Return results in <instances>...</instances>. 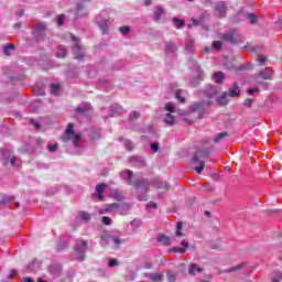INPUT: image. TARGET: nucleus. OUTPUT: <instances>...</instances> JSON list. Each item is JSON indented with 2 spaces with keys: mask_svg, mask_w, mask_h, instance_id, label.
Wrapping results in <instances>:
<instances>
[{
  "mask_svg": "<svg viewBox=\"0 0 282 282\" xmlns=\"http://www.w3.org/2000/svg\"><path fill=\"white\" fill-rule=\"evenodd\" d=\"M112 241H113V243H115L116 246H120V243H122V240H121V239H119L118 237H113V236H112Z\"/></svg>",
  "mask_w": 282,
  "mask_h": 282,
  "instance_id": "69168bd1",
  "label": "nucleus"
},
{
  "mask_svg": "<svg viewBox=\"0 0 282 282\" xmlns=\"http://www.w3.org/2000/svg\"><path fill=\"white\" fill-rule=\"evenodd\" d=\"M200 94L203 98H207V100L196 102L191 107L192 113L198 111L197 120L204 118V111H206V107H210L213 105V98H217V95L219 93L217 91V88H215L214 86H209L205 90H202Z\"/></svg>",
  "mask_w": 282,
  "mask_h": 282,
  "instance_id": "f257e3e1",
  "label": "nucleus"
},
{
  "mask_svg": "<svg viewBox=\"0 0 282 282\" xmlns=\"http://www.w3.org/2000/svg\"><path fill=\"white\" fill-rule=\"evenodd\" d=\"M243 268H246V263L242 262V263H240L236 267H231L229 269H226L224 272L226 274H230V272H239V270H243Z\"/></svg>",
  "mask_w": 282,
  "mask_h": 282,
  "instance_id": "393cba45",
  "label": "nucleus"
},
{
  "mask_svg": "<svg viewBox=\"0 0 282 282\" xmlns=\"http://www.w3.org/2000/svg\"><path fill=\"white\" fill-rule=\"evenodd\" d=\"M260 78H262V80H272V72H270V69L264 68L262 70H260L258 74L253 75V80L256 82L257 85H268L263 82L260 80Z\"/></svg>",
  "mask_w": 282,
  "mask_h": 282,
  "instance_id": "0eeeda50",
  "label": "nucleus"
},
{
  "mask_svg": "<svg viewBox=\"0 0 282 282\" xmlns=\"http://www.w3.org/2000/svg\"><path fill=\"white\" fill-rule=\"evenodd\" d=\"M183 227H184V223L178 221L176 224V232H175L176 237H184V234H182V228Z\"/></svg>",
  "mask_w": 282,
  "mask_h": 282,
  "instance_id": "58836bf2",
  "label": "nucleus"
},
{
  "mask_svg": "<svg viewBox=\"0 0 282 282\" xmlns=\"http://www.w3.org/2000/svg\"><path fill=\"white\" fill-rule=\"evenodd\" d=\"M158 241L159 243H163V246H171V237H167L166 235H160Z\"/></svg>",
  "mask_w": 282,
  "mask_h": 282,
  "instance_id": "bb28decb",
  "label": "nucleus"
},
{
  "mask_svg": "<svg viewBox=\"0 0 282 282\" xmlns=\"http://www.w3.org/2000/svg\"><path fill=\"white\" fill-rule=\"evenodd\" d=\"M73 135H74L73 144L77 149V147H80V140H83V134L82 133H76V134H73Z\"/></svg>",
  "mask_w": 282,
  "mask_h": 282,
  "instance_id": "72a5a7b5",
  "label": "nucleus"
},
{
  "mask_svg": "<svg viewBox=\"0 0 282 282\" xmlns=\"http://www.w3.org/2000/svg\"><path fill=\"white\" fill-rule=\"evenodd\" d=\"M246 19L251 23V25H254L257 21H259V17H257L256 13H246Z\"/></svg>",
  "mask_w": 282,
  "mask_h": 282,
  "instance_id": "7c9ffc66",
  "label": "nucleus"
},
{
  "mask_svg": "<svg viewBox=\"0 0 282 282\" xmlns=\"http://www.w3.org/2000/svg\"><path fill=\"white\" fill-rule=\"evenodd\" d=\"M109 268H113L118 265V260L117 259H110L108 262Z\"/></svg>",
  "mask_w": 282,
  "mask_h": 282,
  "instance_id": "bf43d9fd",
  "label": "nucleus"
},
{
  "mask_svg": "<svg viewBox=\"0 0 282 282\" xmlns=\"http://www.w3.org/2000/svg\"><path fill=\"white\" fill-rule=\"evenodd\" d=\"M119 32H120L121 34H123V36H124V35H127V34H130V33H131V28H129V26H121V28L119 29Z\"/></svg>",
  "mask_w": 282,
  "mask_h": 282,
  "instance_id": "a18cd8bd",
  "label": "nucleus"
},
{
  "mask_svg": "<svg viewBox=\"0 0 282 282\" xmlns=\"http://www.w3.org/2000/svg\"><path fill=\"white\" fill-rule=\"evenodd\" d=\"M99 28L102 34H107V32L109 31V24H107V21H104L102 23H100Z\"/></svg>",
  "mask_w": 282,
  "mask_h": 282,
  "instance_id": "c03bdc74",
  "label": "nucleus"
},
{
  "mask_svg": "<svg viewBox=\"0 0 282 282\" xmlns=\"http://www.w3.org/2000/svg\"><path fill=\"white\" fill-rule=\"evenodd\" d=\"M166 276H167V281H170V282H176L177 281V274L176 273L167 271Z\"/></svg>",
  "mask_w": 282,
  "mask_h": 282,
  "instance_id": "79ce46f5",
  "label": "nucleus"
},
{
  "mask_svg": "<svg viewBox=\"0 0 282 282\" xmlns=\"http://www.w3.org/2000/svg\"><path fill=\"white\" fill-rule=\"evenodd\" d=\"M247 93L249 94V96H252V95L259 93V88H249V89L247 90Z\"/></svg>",
  "mask_w": 282,
  "mask_h": 282,
  "instance_id": "e2e57ef3",
  "label": "nucleus"
},
{
  "mask_svg": "<svg viewBox=\"0 0 282 282\" xmlns=\"http://www.w3.org/2000/svg\"><path fill=\"white\" fill-rule=\"evenodd\" d=\"M113 236H110L107 231L101 234V243L102 246H109V242L112 241Z\"/></svg>",
  "mask_w": 282,
  "mask_h": 282,
  "instance_id": "5701e85b",
  "label": "nucleus"
},
{
  "mask_svg": "<svg viewBox=\"0 0 282 282\" xmlns=\"http://www.w3.org/2000/svg\"><path fill=\"white\" fill-rule=\"evenodd\" d=\"M120 177L126 180L129 186H134V188H142L143 193H148L151 188V182H149V178H138L133 181V171L131 170L121 172Z\"/></svg>",
  "mask_w": 282,
  "mask_h": 282,
  "instance_id": "f03ea898",
  "label": "nucleus"
},
{
  "mask_svg": "<svg viewBox=\"0 0 282 282\" xmlns=\"http://www.w3.org/2000/svg\"><path fill=\"white\" fill-rule=\"evenodd\" d=\"M58 91H61V86L58 84L51 85V94L54 96H58Z\"/></svg>",
  "mask_w": 282,
  "mask_h": 282,
  "instance_id": "ea45409f",
  "label": "nucleus"
},
{
  "mask_svg": "<svg viewBox=\"0 0 282 282\" xmlns=\"http://www.w3.org/2000/svg\"><path fill=\"white\" fill-rule=\"evenodd\" d=\"M88 242L87 240H78L75 245V252L77 254L78 261H85V253L87 252Z\"/></svg>",
  "mask_w": 282,
  "mask_h": 282,
  "instance_id": "423d86ee",
  "label": "nucleus"
},
{
  "mask_svg": "<svg viewBox=\"0 0 282 282\" xmlns=\"http://www.w3.org/2000/svg\"><path fill=\"white\" fill-rule=\"evenodd\" d=\"M149 279L154 282H162V274L160 273H150Z\"/></svg>",
  "mask_w": 282,
  "mask_h": 282,
  "instance_id": "e433bc0d",
  "label": "nucleus"
},
{
  "mask_svg": "<svg viewBox=\"0 0 282 282\" xmlns=\"http://www.w3.org/2000/svg\"><path fill=\"white\" fill-rule=\"evenodd\" d=\"M165 109L166 111H170V113H173V111H175V106L173 104H166Z\"/></svg>",
  "mask_w": 282,
  "mask_h": 282,
  "instance_id": "5fc2aeb1",
  "label": "nucleus"
},
{
  "mask_svg": "<svg viewBox=\"0 0 282 282\" xmlns=\"http://www.w3.org/2000/svg\"><path fill=\"white\" fill-rule=\"evenodd\" d=\"M175 98H176L177 100H180V102H182V105H184V102H186V98H184V97L182 96V89L176 90V93H175Z\"/></svg>",
  "mask_w": 282,
  "mask_h": 282,
  "instance_id": "37998d69",
  "label": "nucleus"
},
{
  "mask_svg": "<svg viewBox=\"0 0 282 282\" xmlns=\"http://www.w3.org/2000/svg\"><path fill=\"white\" fill-rule=\"evenodd\" d=\"M56 149H58V143L50 144V145H48V151H50V153L56 152Z\"/></svg>",
  "mask_w": 282,
  "mask_h": 282,
  "instance_id": "4d7b16f0",
  "label": "nucleus"
},
{
  "mask_svg": "<svg viewBox=\"0 0 282 282\" xmlns=\"http://www.w3.org/2000/svg\"><path fill=\"white\" fill-rule=\"evenodd\" d=\"M129 163L137 169H144V166H147V161L144 160V156L140 155L130 156Z\"/></svg>",
  "mask_w": 282,
  "mask_h": 282,
  "instance_id": "9b49d317",
  "label": "nucleus"
},
{
  "mask_svg": "<svg viewBox=\"0 0 282 282\" xmlns=\"http://www.w3.org/2000/svg\"><path fill=\"white\" fill-rule=\"evenodd\" d=\"M181 246H183V248L174 247V248L170 249V252H178L180 254H184V252H186V248H188V242L186 240H183L181 242Z\"/></svg>",
  "mask_w": 282,
  "mask_h": 282,
  "instance_id": "aec40b11",
  "label": "nucleus"
},
{
  "mask_svg": "<svg viewBox=\"0 0 282 282\" xmlns=\"http://www.w3.org/2000/svg\"><path fill=\"white\" fill-rule=\"evenodd\" d=\"M140 116H141L140 112L133 110V111L130 113L129 118H130V120H138V118H140Z\"/></svg>",
  "mask_w": 282,
  "mask_h": 282,
  "instance_id": "de8ad7c7",
  "label": "nucleus"
},
{
  "mask_svg": "<svg viewBox=\"0 0 282 282\" xmlns=\"http://www.w3.org/2000/svg\"><path fill=\"white\" fill-rule=\"evenodd\" d=\"M147 208H153L155 210V209H158V203L150 202V203H148Z\"/></svg>",
  "mask_w": 282,
  "mask_h": 282,
  "instance_id": "052dcab7",
  "label": "nucleus"
},
{
  "mask_svg": "<svg viewBox=\"0 0 282 282\" xmlns=\"http://www.w3.org/2000/svg\"><path fill=\"white\" fill-rule=\"evenodd\" d=\"M214 10L218 19H226L228 14V4H226L225 1H218L216 2Z\"/></svg>",
  "mask_w": 282,
  "mask_h": 282,
  "instance_id": "1a4fd4ad",
  "label": "nucleus"
},
{
  "mask_svg": "<svg viewBox=\"0 0 282 282\" xmlns=\"http://www.w3.org/2000/svg\"><path fill=\"white\" fill-rule=\"evenodd\" d=\"M119 141H120V142H123V144H124V147H126V149H127L128 151H133V142H131V140H129V139H122V137H120V138H119Z\"/></svg>",
  "mask_w": 282,
  "mask_h": 282,
  "instance_id": "c85d7f7f",
  "label": "nucleus"
},
{
  "mask_svg": "<svg viewBox=\"0 0 282 282\" xmlns=\"http://www.w3.org/2000/svg\"><path fill=\"white\" fill-rule=\"evenodd\" d=\"M227 96L230 98H239L241 96V90H239V85L234 84L232 88H230L227 93Z\"/></svg>",
  "mask_w": 282,
  "mask_h": 282,
  "instance_id": "a211bd4d",
  "label": "nucleus"
},
{
  "mask_svg": "<svg viewBox=\"0 0 282 282\" xmlns=\"http://www.w3.org/2000/svg\"><path fill=\"white\" fill-rule=\"evenodd\" d=\"M210 158V150L208 148L198 149L193 156V162H199V165L196 166V173L202 174V171H204L206 163L204 161L199 160H206Z\"/></svg>",
  "mask_w": 282,
  "mask_h": 282,
  "instance_id": "7ed1b4c3",
  "label": "nucleus"
},
{
  "mask_svg": "<svg viewBox=\"0 0 282 282\" xmlns=\"http://www.w3.org/2000/svg\"><path fill=\"white\" fill-rule=\"evenodd\" d=\"M152 184L156 188H164V191H171V185L169 183H164L160 178H154Z\"/></svg>",
  "mask_w": 282,
  "mask_h": 282,
  "instance_id": "dca6fc26",
  "label": "nucleus"
},
{
  "mask_svg": "<svg viewBox=\"0 0 282 282\" xmlns=\"http://www.w3.org/2000/svg\"><path fill=\"white\" fill-rule=\"evenodd\" d=\"M164 122H165V124L173 127V124H175V117L172 116L171 113H166L164 117Z\"/></svg>",
  "mask_w": 282,
  "mask_h": 282,
  "instance_id": "c756f323",
  "label": "nucleus"
},
{
  "mask_svg": "<svg viewBox=\"0 0 282 282\" xmlns=\"http://www.w3.org/2000/svg\"><path fill=\"white\" fill-rule=\"evenodd\" d=\"M174 26L176 28V30H182V28L186 26V21L180 19V18H173L172 19Z\"/></svg>",
  "mask_w": 282,
  "mask_h": 282,
  "instance_id": "b1692460",
  "label": "nucleus"
},
{
  "mask_svg": "<svg viewBox=\"0 0 282 282\" xmlns=\"http://www.w3.org/2000/svg\"><path fill=\"white\" fill-rule=\"evenodd\" d=\"M106 187H107V184L105 183H100L96 185L97 199H99V202H105L104 193Z\"/></svg>",
  "mask_w": 282,
  "mask_h": 282,
  "instance_id": "2eb2a0df",
  "label": "nucleus"
},
{
  "mask_svg": "<svg viewBox=\"0 0 282 282\" xmlns=\"http://www.w3.org/2000/svg\"><path fill=\"white\" fill-rule=\"evenodd\" d=\"M57 58H66L67 56V48L59 46L57 48V53H56Z\"/></svg>",
  "mask_w": 282,
  "mask_h": 282,
  "instance_id": "2f4dec72",
  "label": "nucleus"
},
{
  "mask_svg": "<svg viewBox=\"0 0 282 282\" xmlns=\"http://www.w3.org/2000/svg\"><path fill=\"white\" fill-rule=\"evenodd\" d=\"M221 45H223L221 41H214V42H213V47H214V50H216L217 52H219V50H221Z\"/></svg>",
  "mask_w": 282,
  "mask_h": 282,
  "instance_id": "09e8293b",
  "label": "nucleus"
},
{
  "mask_svg": "<svg viewBox=\"0 0 282 282\" xmlns=\"http://www.w3.org/2000/svg\"><path fill=\"white\" fill-rule=\"evenodd\" d=\"M48 272L52 276H61L63 273V267H61V264H51L48 267Z\"/></svg>",
  "mask_w": 282,
  "mask_h": 282,
  "instance_id": "4468645a",
  "label": "nucleus"
},
{
  "mask_svg": "<svg viewBox=\"0 0 282 282\" xmlns=\"http://www.w3.org/2000/svg\"><path fill=\"white\" fill-rule=\"evenodd\" d=\"M185 50L186 52H195V44L193 43V41H187L185 43Z\"/></svg>",
  "mask_w": 282,
  "mask_h": 282,
  "instance_id": "a19ab883",
  "label": "nucleus"
},
{
  "mask_svg": "<svg viewBox=\"0 0 282 282\" xmlns=\"http://www.w3.org/2000/svg\"><path fill=\"white\" fill-rule=\"evenodd\" d=\"M281 279H282V274H278L276 276H274V278L272 279V282H280Z\"/></svg>",
  "mask_w": 282,
  "mask_h": 282,
  "instance_id": "774afa93",
  "label": "nucleus"
},
{
  "mask_svg": "<svg viewBox=\"0 0 282 282\" xmlns=\"http://www.w3.org/2000/svg\"><path fill=\"white\" fill-rule=\"evenodd\" d=\"M196 272L197 274H200V272H204V269L199 268L197 263H192L188 268V274H191L192 276H195Z\"/></svg>",
  "mask_w": 282,
  "mask_h": 282,
  "instance_id": "4be33fe9",
  "label": "nucleus"
},
{
  "mask_svg": "<svg viewBox=\"0 0 282 282\" xmlns=\"http://www.w3.org/2000/svg\"><path fill=\"white\" fill-rule=\"evenodd\" d=\"M65 23V14H59L57 17V25H63Z\"/></svg>",
  "mask_w": 282,
  "mask_h": 282,
  "instance_id": "603ef678",
  "label": "nucleus"
},
{
  "mask_svg": "<svg viewBox=\"0 0 282 282\" xmlns=\"http://www.w3.org/2000/svg\"><path fill=\"white\" fill-rule=\"evenodd\" d=\"M72 41L74 44V58L76 61H83L85 58V54H83V48L80 47V39L76 37V35H72Z\"/></svg>",
  "mask_w": 282,
  "mask_h": 282,
  "instance_id": "6e6552de",
  "label": "nucleus"
},
{
  "mask_svg": "<svg viewBox=\"0 0 282 282\" xmlns=\"http://www.w3.org/2000/svg\"><path fill=\"white\" fill-rule=\"evenodd\" d=\"M33 28V35L36 39H42V36H45V31L47 30V26H45V23L37 22Z\"/></svg>",
  "mask_w": 282,
  "mask_h": 282,
  "instance_id": "9d476101",
  "label": "nucleus"
},
{
  "mask_svg": "<svg viewBox=\"0 0 282 282\" xmlns=\"http://www.w3.org/2000/svg\"><path fill=\"white\" fill-rule=\"evenodd\" d=\"M265 61H268V57L263 55L258 56V63H260V65H265Z\"/></svg>",
  "mask_w": 282,
  "mask_h": 282,
  "instance_id": "6e6d98bb",
  "label": "nucleus"
},
{
  "mask_svg": "<svg viewBox=\"0 0 282 282\" xmlns=\"http://www.w3.org/2000/svg\"><path fill=\"white\" fill-rule=\"evenodd\" d=\"M225 138H228L227 131L216 134V137L214 138L215 144H219V142H221V140H225Z\"/></svg>",
  "mask_w": 282,
  "mask_h": 282,
  "instance_id": "cd10ccee",
  "label": "nucleus"
},
{
  "mask_svg": "<svg viewBox=\"0 0 282 282\" xmlns=\"http://www.w3.org/2000/svg\"><path fill=\"white\" fill-rule=\"evenodd\" d=\"M17 274H19V271H17V269H12L11 273L8 275V279H14V276H17Z\"/></svg>",
  "mask_w": 282,
  "mask_h": 282,
  "instance_id": "680f3d73",
  "label": "nucleus"
},
{
  "mask_svg": "<svg viewBox=\"0 0 282 282\" xmlns=\"http://www.w3.org/2000/svg\"><path fill=\"white\" fill-rule=\"evenodd\" d=\"M72 135H76V132L74 131V123H68L65 134L62 137L63 142L72 140Z\"/></svg>",
  "mask_w": 282,
  "mask_h": 282,
  "instance_id": "ddd939ff",
  "label": "nucleus"
},
{
  "mask_svg": "<svg viewBox=\"0 0 282 282\" xmlns=\"http://www.w3.org/2000/svg\"><path fill=\"white\" fill-rule=\"evenodd\" d=\"M150 148H151V151H153L154 153H158L160 151V144L158 143H151Z\"/></svg>",
  "mask_w": 282,
  "mask_h": 282,
  "instance_id": "3c124183",
  "label": "nucleus"
},
{
  "mask_svg": "<svg viewBox=\"0 0 282 282\" xmlns=\"http://www.w3.org/2000/svg\"><path fill=\"white\" fill-rule=\"evenodd\" d=\"M162 17H164V8L162 6H158L154 10L153 19L156 23H160V21H162Z\"/></svg>",
  "mask_w": 282,
  "mask_h": 282,
  "instance_id": "f3484780",
  "label": "nucleus"
},
{
  "mask_svg": "<svg viewBox=\"0 0 282 282\" xmlns=\"http://www.w3.org/2000/svg\"><path fill=\"white\" fill-rule=\"evenodd\" d=\"M213 77L216 79L217 85H221V83H224V73L223 72L214 73Z\"/></svg>",
  "mask_w": 282,
  "mask_h": 282,
  "instance_id": "c9c22d12",
  "label": "nucleus"
},
{
  "mask_svg": "<svg viewBox=\"0 0 282 282\" xmlns=\"http://www.w3.org/2000/svg\"><path fill=\"white\" fill-rule=\"evenodd\" d=\"M9 162L11 166H17V156H12Z\"/></svg>",
  "mask_w": 282,
  "mask_h": 282,
  "instance_id": "338daca9",
  "label": "nucleus"
},
{
  "mask_svg": "<svg viewBox=\"0 0 282 282\" xmlns=\"http://www.w3.org/2000/svg\"><path fill=\"white\" fill-rule=\"evenodd\" d=\"M0 155L2 158L3 166H8L10 164V158H12V152L6 148L0 149Z\"/></svg>",
  "mask_w": 282,
  "mask_h": 282,
  "instance_id": "f8f14e48",
  "label": "nucleus"
},
{
  "mask_svg": "<svg viewBox=\"0 0 282 282\" xmlns=\"http://www.w3.org/2000/svg\"><path fill=\"white\" fill-rule=\"evenodd\" d=\"M106 212L119 213V215H127V213H129V205L112 203V204L107 205Z\"/></svg>",
  "mask_w": 282,
  "mask_h": 282,
  "instance_id": "39448f33",
  "label": "nucleus"
},
{
  "mask_svg": "<svg viewBox=\"0 0 282 282\" xmlns=\"http://www.w3.org/2000/svg\"><path fill=\"white\" fill-rule=\"evenodd\" d=\"M89 111V107H77L76 108V113H87Z\"/></svg>",
  "mask_w": 282,
  "mask_h": 282,
  "instance_id": "8fccbe9b",
  "label": "nucleus"
},
{
  "mask_svg": "<svg viewBox=\"0 0 282 282\" xmlns=\"http://www.w3.org/2000/svg\"><path fill=\"white\" fill-rule=\"evenodd\" d=\"M30 122L37 131L41 129V123H39V121L31 119Z\"/></svg>",
  "mask_w": 282,
  "mask_h": 282,
  "instance_id": "13d9d810",
  "label": "nucleus"
},
{
  "mask_svg": "<svg viewBox=\"0 0 282 282\" xmlns=\"http://www.w3.org/2000/svg\"><path fill=\"white\" fill-rule=\"evenodd\" d=\"M10 52H14V44H8L3 47V53L6 56H11Z\"/></svg>",
  "mask_w": 282,
  "mask_h": 282,
  "instance_id": "4c0bfd02",
  "label": "nucleus"
},
{
  "mask_svg": "<svg viewBox=\"0 0 282 282\" xmlns=\"http://www.w3.org/2000/svg\"><path fill=\"white\" fill-rule=\"evenodd\" d=\"M253 104H254V100L250 98L246 99L243 102L245 107H248L249 109L252 107Z\"/></svg>",
  "mask_w": 282,
  "mask_h": 282,
  "instance_id": "864d4df0",
  "label": "nucleus"
},
{
  "mask_svg": "<svg viewBox=\"0 0 282 282\" xmlns=\"http://www.w3.org/2000/svg\"><path fill=\"white\" fill-rule=\"evenodd\" d=\"M221 40L226 43H231V45H238V43H245L246 41L237 29H234L228 33H224Z\"/></svg>",
  "mask_w": 282,
  "mask_h": 282,
  "instance_id": "20e7f679",
  "label": "nucleus"
},
{
  "mask_svg": "<svg viewBox=\"0 0 282 282\" xmlns=\"http://www.w3.org/2000/svg\"><path fill=\"white\" fill-rule=\"evenodd\" d=\"M216 100H217L218 105H220V106L228 105V102H230L228 100V93H224L223 95L217 97Z\"/></svg>",
  "mask_w": 282,
  "mask_h": 282,
  "instance_id": "a878e982",
  "label": "nucleus"
},
{
  "mask_svg": "<svg viewBox=\"0 0 282 282\" xmlns=\"http://www.w3.org/2000/svg\"><path fill=\"white\" fill-rule=\"evenodd\" d=\"M17 198L14 196H2L0 199V207L4 206L6 208H10V204L14 202Z\"/></svg>",
  "mask_w": 282,
  "mask_h": 282,
  "instance_id": "6ab92c4d",
  "label": "nucleus"
},
{
  "mask_svg": "<svg viewBox=\"0 0 282 282\" xmlns=\"http://www.w3.org/2000/svg\"><path fill=\"white\" fill-rule=\"evenodd\" d=\"M137 198L139 199V202H147V199H148L147 193H144L142 195H138Z\"/></svg>",
  "mask_w": 282,
  "mask_h": 282,
  "instance_id": "0e129e2a",
  "label": "nucleus"
},
{
  "mask_svg": "<svg viewBox=\"0 0 282 282\" xmlns=\"http://www.w3.org/2000/svg\"><path fill=\"white\" fill-rule=\"evenodd\" d=\"M78 216H79V219H82V221L91 220V214H89L87 212H79Z\"/></svg>",
  "mask_w": 282,
  "mask_h": 282,
  "instance_id": "f704fd0d",
  "label": "nucleus"
},
{
  "mask_svg": "<svg viewBox=\"0 0 282 282\" xmlns=\"http://www.w3.org/2000/svg\"><path fill=\"white\" fill-rule=\"evenodd\" d=\"M101 221L105 226H111V224H112V220L109 216H104Z\"/></svg>",
  "mask_w": 282,
  "mask_h": 282,
  "instance_id": "49530a36",
  "label": "nucleus"
},
{
  "mask_svg": "<svg viewBox=\"0 0 282 282\" xmlns=\"http://www.w3.org/2000/svg\"><path fill=\"white\" fill-rule=\"evenodd\" d=\"M33 94H34V96H43L45 94V87L34 86Z\"/></svg>",
  "mask_w": 282,
  "mask_h": 282,
  "instance_id": "473e14b6",
  "label": "nucleus"
},
{
  "mask_svg": "<svg viewBox=\"0 0 282 282\" xmlns=\"http://www.w3.org/2000/svg\"><path fill=\"white\" fill-rule=\"evenodd\" d=\"M164 47H165V53L166 54L177 52V45H175V43H173V41L165 42Z\"/></svg>",
  "mask_w": 282,
  "mask_h": 282,
  "instance_id": "412c9836",
  "label": "nucleus"
}]
</instances>
